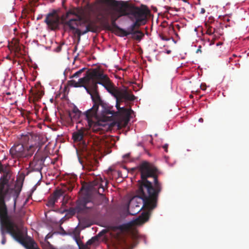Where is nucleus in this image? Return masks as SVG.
Segmentation results:
<instances>
[{
  "label": "nucleus",
  "instance_id": "cd10ccee",
  "mask_svg": "<svg viewBox=\"0 0 249 249\" xmlns=\"http://www.w3.org/2000/svg\"><path fill=\"white\" fill-rule=\"evenodd\" d=\"M57 200L51 196L47 202V205L49 207H53Z\"/></svg>",
  "mask_w": 249,
  "mask_h": 249
},
{
  "label": "nucleus",
  "instance_id": "412c9836",
  "mask_svg": "<svg viewBox=\"0 0 249 249\" xmlns=\"http://www.w3.org/2000/svg\"><path fill=\"white\" fill-rule=\"evenodd\" d=\"M25 175L24 173H21L18 174L17 178L15 185L18 187L20 186L22 188L23 184L25 179Z\"/></svg>",
  "mask_w": 249,
  "mask_h": 249
},
{
  "label": "nucleus",
  "instance_id": "79ce46f5",
  "mask_svg": "<svg viewBox=\"0 0 249 249\" xmlns=\"http://www.w3.org/2000/svg\"><path fill=\"white\" fill-rule=\"evenodd\" d=\"M52 234H51L50 233H48V234L46 235V237H45V239H48V238H49L51 237H52Z\"/></svg>",
  "mask_w": 249,
  "mask_h": 249
},
{
  "label": "nucleus",
  "instance_id": "f03ea898",
  "mask_svg": "<svg viewBox=\"0 0 249 249\" xmlns=\"http://www.w3.org/2000/svg\"><path fill=\"white\" fill-rule=\"evenodd\" d=\"M91 98L93 105L91 108L84 112L83 115L86 119L89 128L95 133H100L102 127L106 125L107 121L111 120L116 112L112 110V107L102 100L97 85H95Z\"/></svg>",
  "mask_w": 249,
  "mask_h": 249
},
{
  "label": "nucleus",
  "instance_id": "37998d69",
  "mask_svg": "<svg viewBox=\"0 0 249 249\" xmlns=\"http://www.w3.org/2000/svg\"><path fill=\"white\" fill-rule=\"evenodd\" d=\"M129 156H130V154L128 153V154H126L124 155V158H128L129 157Z\"/></svg>",
  "mask_w": 249,
  "mask_h": 249
},
{
  "label": "nucleus",
  "instance_id": "a211bd4d",
  "mask_svg": "<svg viewBox=\"0 0 249 249\" xmlns=\"http://www.w3.org/2000/svg\"><path fill=\"white\" fill-rule=\"evenodd\" d=\"M44 92L42 91L36 89L33 91L32 95L29 97V99L34 102H37L41 98Z\"/></svg>",
  "mask_w": 249,
  "mask_h": 249
},
{
  "label": "nucleus",
  "instance_id": "c9c22d12",
  "mask_svg": "<svg viewBox=\"0 0 249 249\" xmlns=\"http://www.w3.org/2000/svg\"><path fill=\"white\" fill-rule=\"evenodd\" d=\"M214 29H213H213H212V27H209L206 31V34H207L209 35H212L214 33Z\"/></svg>",
  "mask_w": 249,
  "mask_h": 249
},
{
  "label": "nucleus",
  "instance_id": "0eeeda50",
  "mask_svg": "<svg viewBox=\"0 0 249 249\" xmlns=\"http://www.w3.org/2000/svg\"><path fill=\"white\" fill-rule=\"evenodd\" d=\"M107 76L104 74L103 71L99 69L96 68L88 71L86 72V75L79 79V87H84L83 84L89 83L90 81L97 80L99 84L102 85L105 87Z\"/></svg>",
  "mask_w": 249,
  "mask_h": 249
},
{
  "label": "nucleus",
  "instance_id": "2f4dec72",
  "mask_svg": "<svg viewBox=\"0 0 249 249\" xmlns=\"http://www.w3.org/2000/svg\"><path fill=\"white\" fill-rule=\"evenodd\" d=\"M77 244L79 247V249H90L87 245H84L82 243L79 242L77 239H76Z\"/></svg>",
  "mask_w": 249,
  "mask_h": 249
},
{
  "label": "nucleus",
  "instance_id": "9d476101",
  "mask_svg": "<svg viewBox=\"0 0 249 249\" xmlns=\"http://www.w3.org/2000/svg\"><path fill=\"white\" fill-rule=\"evenodd\" d=\"M60 17L58 15L56 11L54 10L46 15L44 22L50 29L55 30L58 28L60 24Z\"/></svg>",
  "mask_w": 249,
  "mask_h": 249
},
{
  "label": "nucleus",
  "instance_id": "09e8293b",
  "mask_svg": "<svg viewBox=\"0 0 249 249\" xmlns=\"http://www.w3.org/2000/svg\"><path fill=\"white\" fill-rule=\"evenodd\" d=\"M222 44H223V43H222V42H218V43H217L216 44V45H217V46H219V45H222Z\"/></svg>",
  "mask_w": 249,
  "mask_h": 249
},
{
  "label": "nucleus",
  "instance_id": "4be33fe9",
  "mask_svg": "<svg viewBox=\"0 0 249 249\" xmlns=\"http://www.w3.org/2000/svg\"><path fill=\"white\" fill-rule=\"evenodd\" d=\"M131 227L130 223H126L119 225L116 227V229L121 231L122 232L129 231Z\"/></svg>",
  "mask_w": 249,
  "mask_h": 249
},
{
  "label": "nucleus",
  "instance_id": "393cba45",
  "mask_svg": "<svg viewBox=\"0 0 249 249\" xmlns=\"http://www.w3.org/2000/svg\"><path fill=\"white\" fill-rule=\"evenodd\" d=\"M64 192L62 190H57L54 192L53 193L52 196L55 198V200L57 201L58 199L61 196L64 195Z\"/></svg>",
  "mask_w": 249,
  "mask_h": 249
},
{
  "label": "nucleus",
  "instance_id": "f704fd0d",
  "mask_svg": "<svg viewBox=\"0 0 249 249\" xmlns=\"http://www.w3.org/2000/svg\"><path fill=\"white\" fill-rule=\"evenodd\" d=\"M9 169L6 167V166H4L3 165H2V164H1L0 165V173H4V171H7L8 170H9Z\"/></svg>",
  "mask_w": 249,
  "mask_h": 249
},
{
  "label": "nucleus",
  "instance_id": "ddd939ff",
  "mask_svg": "<svg viewBox=\"0 0 249 249\" xmlns=\"http://www.w3.org/2000/svg\"><path fill=\"white\" fill-rule=\"evenodd\" d=\"M36 158V154L34 160L30 163L31 168L33 171L41 172L43 168L45 159L43 157H41L38 159Z\"/></svg>",
  "mask_w": 249,
  "mask_h": 249
},
{
  "label": "nucleus",
  "instance_id": "f257e3e1",
  "mask_svg": "<svg viewBox=\"0 0 249 249\" xmlns=\"http://www.w3.org/2000/svg\"><path fill=\"white\" fill-rule=\"evenodd\" d=\"M132 170H138L141 179L138 181L135 196L129 201L128 212L130 215H134L143 209L148 211L142 213L135 220L134 224L140 225L148 220L150 211L156 208L159 195L162 190V184L158 180V169L152 163L143 161Z\"/></svg>",
  "mask_w": 249,
  "mask_h": 249
},
{
  "label": "nucleus",
  "instance_id": "c756f323",
  "mask_svg": "<svg viewBox=\"0 0 249 249\" xmlns=\"http://www.w3.org/2000/svg\"><path fill=\"white\" fill-rule=\"evenodd\" d=\"M146 21L140 19H136V21L132 24L136 27H139L142 24H144Z\"/></svg>",
  "mask_w": 249,
  "mask_h": 249
},
{
  "label": "nucleus",
  "instance_id": "5701e85b",
  "mask_svg": "<svg viewBox=\"0 0 249 249\" xmlns=\"http://www.w3.org/2000/svg\"><path fill=\"white\" fill-rule=\"evenodd\" d=\"M99 83H97V80L92 81V83H91L89 88L86 86H84V87L86 90L87 92L91 96L92 92H93V89L94 88L95 85H97Z\"/></svg>",
  "mask_w": 249,
  "mask_h": 249
},
{
  "label": "nucleus",
  "instance_id": "a19ab883",
  "mask_svg": "<svg viewBox=\"0 0 249 249\" xmlns=\"http://www.w3.org/2000/svg\"><path fill=\"white\" fill-rule=\"evenodd\" d=\"M168 144H165L164 145H163L162 147L164 149V151L166 152H168Z\"/></svg>",
  "mask_w": 249,
  "mask_h": 249
},
{
  "label": "nucleus",
  "instance_id": "1a4fd4ad",
  "mask_svg": "<svg viewBox=\"0 0 249 249\" xmlns=\"http://www.w3.org/2000/svg\"><path fill=\"white\" fill-rule=\"evenodd\" d=\"M20 142L24 146L33 145L35 152L37 148L38 151L44 144L39 136L28 132L21 135Z\"/></svg>",
  "mask_w": 249,
  "mask_h": 249
},
{
  "label": "nucleus",
  "instance_id": "423d86ee",
  "mask_svg": "<svg viewBox=\"0 0 249 249\" xmlns=\"http://www.w3.org/2000/svg\"><path fill=\"white\" fill-rule=\"evenodd\" d=\"M10 155L13 159L18 161L23 159L31 158L35 153V148L33 145L24 146L20 143L15 144L10 148Z\"/></svg>",
  "mask_w": 249,
  "mask_h": 249
},
{
  "label": "nucleus",
  "instance_id": "473e14b6",
  "mask_svg": "<svg viewBox=\"0 0 249 249\" xmlns=\"http://www.w3.org/2000/svg\"><path fill=\"white\" fill-rule=\"evenodd\" d=\"M135 28H136V27L135 26H134V25L132 24L131 26L129 28L130 31L129 32H132L131 34H133V35H135V34H137V33H141V32L140 31H135L134 30H135Z\"/></svg>",
  "mask_w": 249,
  "mask_h": 249
},
{
  "label": "nucleus",
  "instance_id": "20e7f679",
  "mask_svg": "<svg viewBox=\"0 0 249 249\" xmlns=\"http://www.w3.org/2000/svg\"><path fill=\"white\" fill-rule=\"evenodd\" d=\"M21 190L20 186L15 184L14 187H10L8 184L0 192V226L20 221L16 210L17 199Z\"/></svg>",
  "mask_w": 249,
  "mask_h": 249
},
{
  "label": "nucleus",
  "instance_id": "de8ad7c7",
  "mask_svg": "<svg viewBox=\"0 0 249 249\" xmlns=\"http://www.w3.org/2000/svg\"><path fill=\"white\" fill-rule=\"evenodd\" d=\"M162 39L163 40H169V39H168V38H166V37H163L162 38Z\"/></svg>",
  "mask_w": 249,
  "mask_h": 249
},
{
  "label": "nucleus",
  "instance_id": "dca6fc26",
  "mask_svg": "<svg viewBox=\"0 0 249 249\" xmlns=\"http://www.w3.org/2000/svg\"><path fill=\"white\" fill-rule=\"evenodd\" d=\"M73 20H75L70 19L68 20V21L66 22V25L68 26L70 29L72 31L73 33L75 35H77L78 36L79 40L80 39L81 36L83 35V34H82V32H81L79 29L74 27L73 25Z\"/></svg>",
  "mask_w": 249,
  "mask_h": 249
},
{
  "label": "nucleus",
  "instance_id": "2eb2a0df",
  "mask_svg": "<svg viewBox=\"0 0 249 249\" xmlns=\"http://www.w3.org/2000/svg\"><path fill=\"white\" fill-rule=\"evenodd\" d=\"M2 174L3 175L0 178V192H1L4 187L9 184V181L11 178V172L9 169L6 172L4 171Z\"/></svg>",
  "mask_w": 249,
  "mask_h": 249
},
{
  "label": "nucleus",
  "instance_id": "603ef678",
  "mask_svg": "<svg viewBox=\"0 0 249 249\" xmlns=\"http://www.w3.org/2000/svg\"><path fill=\"white\" fill-rule=\"evenodd\" d=\"M170 52H171V51H168L167 53H170Z\"/></svg>",
  "mask_w": 249,
  "mask_h": 249
},
{
  "label": "nucleus",
  "instance_id": "4c0bfd02",
  "mask_svg": "<svg viewBox=\"0 0 249 249\" xmlns=\"http://www.w3.org/2000/svg\"><path fill=\"white\" fill-rule=\"evenodd\" d=\"M94 242V239L92 238L88 240L85 245H87V246L88 247L89 245H91V244H92Z\"/></svg>",
  "mask_w": 249,
  "mask_h": 249
},
{
  "label": "nucleus",
  "instance_id": "72a5a7b5",
  "mask_svg": "<svg viewBox=\"0 0 249 249\" xmlns=\"http://www.w3.org/2000/svg\"><path fill=\"white\" fill-rule=\"evenodd\" d=\"M160 3L162 5H169L171 3V0H159Z\"/></svg>",
  "mask_w": 249,
  "mask_h": 249
},
{
  "label": "nucleus",
  "instance_id": "ea45409f",
  "mask_svg": "<svg viewBox=\"0 0 249 249\" xmlns=\"http://www.w3.org/2000/svg\"><path fill=\"white\" fill-rule=\"evenodd\" d=\"M141 35H137L136 37H135V38L137 39V40H141V38H142V37L143 36V34L141 32V33H140Z\"/></svg>",
  "mask_w": 249,
  "mask_h": 249
},
{
  "label": "nucleus",
  "instance_id": "9b49d317",
  "mask_svg": "<svg viewBox=\"0 0 249 249\" xmlns=\"http://www.w3.org/2000/svg\"><path fill=\"white\" fill-rule=\"evenodd\" d=\"M112 7H113L114 10L118 13V15L113 13H110L108 11H106L107 15H111V24H109L108 23H107L106 24L107 29L110 31H112L113 29H116L117 28H119V26L117 25L116 21L121 16H123L119 11L116 9V7L115 6Z\"/></svg>",
  "mask_w": 249,
  "mask_h": 249
},
{
  "label": "nucleus",
  "instance_id": "7ed1b4c3",
  "mask_svg": "<svg viewBox=\"0 0 249 249\" xmlns=\"http://www.w3.org/2000/svg\"><path fill=\"white\" fill-rule=\"evenodd\" d=\"M107 183V181L103 180L100 176H96L93 180L83 185L81 191L86 189L87 192L97 193L100 196L102 202L95 204L92 201L91 197L89 194L82 195L77 200L76 206L70 209V213L73 214L75 213H89L92 215L96 214L98 211V206L102 203H107L108 201L103 194L105 190V186Z\"/></svg>",
  "mask_w": 249,
  "mask_h": 249
},
{
  "label": "nucleus",
  "instance_id": "a878e982",
  "mask_svg": "<svg viewBox=\"0 0 249 249\" xmlns=\"http://www.w3.org/2000/svg\"><path fill=\"white\" fill-rule=\"evenodd\" d=\"M71 15L70 14V12H69V10L66 12L65 14L62 15L61 17V20L62 24H63L64 25H66V22L68 21H67V19L70 17Z\"/></svg>",
  "mask_w": 249,
  "mask_h": 249
},
{
  "label": "nucleus",
  "instance_id": "8fccbe9b",
  "mask_svg": "<svg viewBox=\"0 0 249 249\" xmlns=\"http://www.w3.org/2000/svg\"><path fill=\"white\" fill-rule=\"evenodd\" d=\"M198 121L199 122H203V119L202 118H200L199 119Z\"/></svg>",
  "mask_w": 249,
  "mask_h": 249
},
{
  "label": "nucleus",
  "instance_id": "7c9ffc66",
  "mask_svg": "<svg viewBox=\"0 0 249 249\" xmlns=\"http://www.w3.org/2000/svg\"><path fill=\"white\" fill-rule=\"evenodd\" d=\"M69 85L75 88L79 87V83L73 80H71L68 82Z\"/></svg>",
  "mask_w": 249,
  "mask_h": 249
},
{
  "label": "nucleus",
  "instance_id": "6e6552de",
  "mask_svg": "<svg viewBox=\"0 0 249 249\" xmlns=\"http://www.w3.org/2000/svg\"><path fill=\"white\" fill-rule=\"evenodd\" d=\"M105 88L110 93L113 95L116 99L119 98L122 102L123 100L132 101L135 99V96L131 93V92H129L126 89L121 91H119L116 89L108 77H107L106 81Z\"/></svg>",
  "mask_w": 249,
  "mask_h": 249
},
{
  "label": "nucleus",
  "instance_id": "a18cd8bd",
  "mask_svg": "<svg viewBox=\"0 0 249 249\" xmlns=\"http://www.w3.org/2000/svg\"><path fill=\"white\" fill-rule=\"evenodd\" d=\"M200 48H201V46H200L199 47V48H198V49L197 50V51H196V53H198V52H201V51Z\"/></svg>",
  "mask_w": 249,
  "mask_h": 249
},
{
  "label": "nucleus",
  "instance_id": "f3484780",
  "mask_svg": "<svg viewBox=\"0 0 249 249\" xmlns=\"http://www.w3.org/2000/svg\"><path fill=\"white\" fill-rule=\"evenodd\" d=\"M85 128H82L78 131L73 133L72 139L75 142H81L83 140Z\"/></svg>",
  "mask_w": 249,
  "mask_h": 249
},
{
  "label": "nucleus",
  "instance_id": "b1692460",
  "mask_svg": "<svg viewBox=\"0 0 249 249\" xmlns=\"http://www.w3.org/2000/svg\"><path fill=\"white\" fill-rule=\"evenodd\" d=\"M74 187V184L73 183H68L66 184H64L63 186L62 191L64 193L66 191H71Z\"/></svg>",
  "mask_w": 249,
  "mask_h": 249
},
{
  "label": "nucleus",
  "instance_id": "e433bc0d",
  "mask_svg": "<svg viewBox=\"0 0 249 249\" xmlns=\"http://www.w3.org/2000/svg\"><path fill=\"white\" fill-rule=\"evenodd\" d=\"M85 168L86 170H87L89 171L94 170V169H93L94 167L91 165H87L85 167Z\"/></svg>",
  "mask_w": 249,
  "mask_h": 249
},
{
  "label": "nucleus",
  "instance_id": "bb28decb",
  "mask_svg": "<svg viewBox=\"0 0 249 249\" xmlns=\"http://www.w3.org/2000/svg\"><path fill=\"white\" fill-rule=\"evenodd\" d=\"M86 68H84L78 71L75 72L73 75L70 76V78H78L80 77L81 75V74L84 72Z\"/></svg>",
  "mask_w": 249,
  "mask_h": 249
},
{
  "label": "nucleus",
  "instance_id": "f8f14e48",
  "mask_svg": "<svg viewBox=\"0 0 249 249\" xmlns=\"http://www.w3.org/2000/svg\"><path fill=\"white\" fill-rule=\"evenodd\" d=\"M75 16L76 18H71V19H75V20H73L74 22V24L76 26H81V23L83 21L84 23L87 22L88 20L87 19H85L84 17L85 14V10L80 7H74Z\"/></svg>",
  "mask_w": 249,
  "mask_h": 249
},
{
  "label": "nucleus",
  "instance_id": "aec40b11",
  "mask_svg": "<svg viewBox=\"0 0 249 249\" xmlns=\"http://www.w3.org/2000/svg\"><path fill=\"white\" fill-rule=\"evenodd\" d=\"M87 20H88L87 22L84 23L83 21H82L81 23V26L83 24L88 23V24L87 25V26L86 27V30L82 32V34H85L89 32H95L94 24L89 20V19H87Z\"/></svg>",
  "mask_w": 249,
  "mask_h": 249
},
{
  "label": "nucleus",
  "instance_id": "3c124183",
  "mask_svg": "<svg viewBox=\"0 0 249 249\" xmlns=\"http://www.w3.org/2000/svg\"><path fill=\"white\" fill-rule=\"evenodd\" d=\"M214 44V42H213V41L212 42L210 43V44H211V45H212V44Z\"/></svg>",
  "mask_w": 249,
  "mask_h": 249
},
{
  "label": "nucleus",
  "instance_id": "c85d7f7f",
  "mask_svg": "<svg viewBox=\"0 0 249 249\" xmlns=\"http://www.w3.org/2000/svg\"><path fill=\"white\" fill-rule=\"evenodd\" d=\"M116 29L119 31V32L121 33L122 36H127L132 34V32L126 31L124 29H122L119 27V28H117Z\"/></svg>",
  "mask_w": 249,
  "mask_h": 249
},
{
  "label": "nucleus",
  "instance_id": "5fc2aeb1",
  "mask_svg": "<svg viewBox=\"0 0 249 249\" xmlns=\"http://www.w3.org/2000/svg\"><path fill=\"white\" fill-rule=\"evenodd\" d=\"M1 164V162L0 161V165Z\"/></svg>",
  "mask_w": 249,
  "mask_h": 249
},
{
  "label": "nucleus",
  "instance_id": "6ab92c4d",
  "mask_svg": "<svg viewBox=\"0 0 249 249\" xmlns=\"http://www.w3.org/2000/svg\"><path fill=\"white\" fill-rule=\"evenodd\" d=\"M83 112L82 113L77 108H74L72 112L69 113V116L71 119L75 120L78 119L81 116L86 120L85 116L83 115Z\"/></svg>",
  "mask_w": 249,
  "mask_h": 249
},
{
  "label": "nucleus",
  "instance_id": "39448f33",
  "mask_svg": "<svg viewBox=\"0 0 249 249\" xmlns=\"http://www.w3.org/2000/svg\"><path fill=\"white\" fill-rule=\"evenodd\" d=\"M111 6H115L123 15H130L133 16L135 19H141L146 21L147 15L150 13L149 10L145 7L141 8L138 7L130 6L126 3L116 0H111Z\"/></svg>",
  "mask_w": 249,
  "mask_h": 249
},
{
  "label": "nucleus",
  "instance_id": "c03bdc74",
  "mask_svg": "<svg viewBox=\"0 0 249 249\" xmlns=\"http://www.w3.org/2000/svg\"><path fill=\"white\" fill-rule=\"evenodd\" d=\"M61 49V47L60 46H58L56 48V50L57 52H59Z\"/></svg>",
  "mask_w": 249,
  "mask_h": 249
},
{
  "label": "nucleus",
  "instance_id": "4468645a",
  "mask_svg": "<svg viewBox=\"0 0 249 249\" xmlns=\"http://www.w3.org/2000/svg\"><path fill=\"white\" fill-rule=\"evenodd\" d=\"M122 102V101H121V100L120 99H119V98L116 99V107H117V109L118 110V111L116 112V113L114 114V115L111 118V120H108V121H110L112 120L113 117L114 116H116L118 113H120V114H121L122 115L124 116V117H125L127 118H129V116L130 115L131 112L132 111V110L131 109L125 108L124 107H120V102ZM114 112H115V111H114ZM107 122H108V121H107Z\"/></svg>",
  "mask_w": 249,
  "mask_h": 249
},
{
  "label": "nucleus",
  "instance_id": "49530a36",
  "mask_svg": "<svg viewBox=\"0 0 249 249\" xmlns=\"http://www.w3.org/2000/svg\"><path fill=\"white\" fill-rule=\"evenodd\" d=\"M205 12V10L204 8H202L201 10V13L204 14Z\"/></svg>",
  "mask_w": 249,
  "mask_h": 249
},
{
  "label": "nucleus",
  "instance_id": "864d4df0",
  "mask_svg": "<svg viewBox=\"0 0 249 249\" xmlns=\"http://www.w3.org/2000/svg\"><path fill=\"white\" fill-rule=\"evenodd\" d=\"M177 26L178 27V28H179V25H177Z\"/></svg>",
  "mask_w": 249,
  "mask_h": 249
},
{
  "label": "nucleus",
  "instance_id": "58836bf2",
  "mask_svg": "<svg viewBox=\"0 0 249 249\" xmlns=\"http://www.w3.org/2000/svg\"><path fill=\"white\" fill-rule=\"evenodd\" d=\"M69 12H70V14L71 15H74V16H75V11H74V8H71V9H70L69 10Z\"/></svg>",
  "mask_w": 249,
  "mask_h": 249
}]
</instances>
